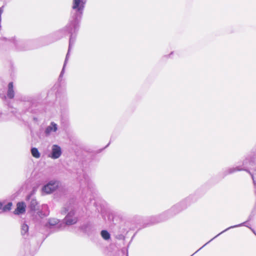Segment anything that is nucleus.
Returning a JSON list of instances; mask_svg holds the SVG:
<instances>
[{
	"label": "nucleus",
	"mask_w": 256,
	"mask_h": 256,
	"mask_svg": "<svg viewBox=\"0 0 256 256\" xmlns=\"http://www.w3.org/2000/svg\"><path fill=\"white\" fill-rule=\"evenodd\" d=\"M62 186V184L58 180H51L42 186V192L43 194H50L58 190Z\"/></svg>",
	"instance_id": "f257e3e1"
},
{
	"label": "nucleus",
	"mask_w": 256,
	"mask_h": 256,
	"mask_svg": "<svg viewBox=\"0 0 256 256\" xmlns=\"http://www.w3.org/2000/svg\"><path fill=\"white\" fill-rule=\"evenodd\" d=\"M58 130V126L54 122H51L45 128L44 134L46 136L54 135Z\"/></svg>",
	"instance_id": "f03ea898"
},
{
	"label": "nucleus",
	"mask_w": 256,
	"mask_h": 256,
	"mask_svg": "<svg viewBox=\"0 0 256 256\" xmlns=\"http://www.w3.org/2000/svg\"><path fill=\"white\" fill-rule=\"evenodd\" d=\"M26 200H28V208L31 211H36L38 210V202L34 197L30 195L27 197Z\"/></svg>",
	"instance_id": "7ed1b4c3"
},
{
	"label": "nucleus",
	"mask_w": 256,
	"mask_h": 256,
	"mask_svg": "<svg viewBox=\"0 0 256 256\" xmlns=\"http://www.w3.org/2000/svg\"><path fill=\"white\" fill-rule=\"evenodd\" d=\"M86 2V0H73L72 8L82 13Z\"/></svg>",
	"instance_id": "20e7f679"
},
{
	"label": "nucleus",
	"mask_w": 256,
	"mask_h": 256,
	"mask_svg": "<svg viewBox=\"0 0 256 256\" xmlns=\"http://www.w3.org/2000/svg\"><path fill=\"white\" fill-rule=\"evenodd\" d=\"M74 212L73 211L70 212L66 217L65 224L70 225L74 224L77 222V218L74 216Z\"/></svg>",
	"instance_id": "39448f33"
},
{
	"label": "nucleus",
	"mask_w": 256,
	"mask_h": 256,
	"mask_svg": "<svg viewBox=\"0 0 256 256\" xmlns=\"http://www.w3.org/2000/svg\"><path fill=\"white\" fill-rule=\"evenodd\" d=\"M26 205L24 202H18L16 205V208L14 211L15 214H24L26 211Z\"/></svg>",
	"instance_id": "423d86ee"
},
{
	"label": "nucleus",
	"mask_w": 256,
	"mask_h": 256,
	"mask_svg": "<svg viewBox=\"0 0 256 256\" xmlns=\"http://www.w3.org/2000/svg\"><path fill=\"white\" fill-rule=\"evenodd\" d=\"M61 154V149L60 147L56 145H54L52 146V152L51 158L56 159L60 157Z\"/></svg>",
	"instance_id": "0eeeda50"
},
{
	"label": "nucleus",
	"mask_w": 256,
	"mask_h": 256,
	"mask_svg": "<svg viewBox=\"0 0 256 256\" xmlns=\"http://www.w3.org/2000/svg\"><path fill=\"white\" fill-rule=\"evenodd\" d=\"M14 86L12 82H10L8 85V90L7 96L10 98H12L14 97Z\"/></svg>",
	"instance_id": "6e6552de"
},
{
	"label": "nucleus",
	"mask_w": 256,
	"mask_h": 256,
	"mask_svg": "<svg viewBox=\"0 0 256 256\" xmlns=\"http://www.w3.org/2000/svg\"><path fill=\"white\" fill-rule=\"evenodd\" d=\"M28 224L24 223L21 226V234L24 236L28 235Z\"/></svg>",
	"instance_id": "1a4fd4ad"
},
{
	"label": "nucleus",
	"mask_w": 256,
	"mask_h": 256,
	"mask_svg": "<svg viewBox=\"0 0 256 256\" xmlns=\"http://www.w3.org/2000/svg\"><path fill=\"white\" fill-rule=\"evenodd\" d=\"M31 153L32 156L36 158H38L40 156V154L38 152V148H33L31 149Z\"/></svg>",
	"instance_id": "9d476101"
},
{
	"label": "nucleus",
	"mask_w": 256,
	"mask_h": 256,
	"mask_svg": "<svg viewBox=\"0 0 256 256\" xmlns=\"http://www.w3.org/2000/svg\"><path fill=\"white\" fill-rule=\"evenodd\" d=\"M12 204V202H8L6 204L2 206V212H6L11 210Z\"/></svg>",
	"instance_id": "9b49d317"
},
{
	"label": "nucleus",
	"mask_w": 256,
	"mask_h": 256,
	"mask_svg": "<svg viewBox=\"0 0 256 256\" xmlns=\"http://www.w3.org/2000/svg\"><path fill=\"white\" fill-rule=\"evenodd\" d=\"M101 236L104 240H108L110 238V234L107 230H102L101 232Z\"/></svg>",
	"instance_id": "f8f14e48"
},
{
	"label": "nucleus",
	"mask_w": 256,
	"mask_h": 256,
	"mask_svg": "<svg viewBox=\"0 0 256 256\" xmlns=\"http://www.w3.org/2000/svg\"><path fill=\"white\" fill-rule=\"evenodd\" d=\"M59 222L58 220L54 218H50L48 220V224L50 226H53L57 224Z\"/></svg>",
	"instance_id": "ddd939ff"
},
{
	"label": "nucleus",
	"mask_w": 256,
	"mask_h": 256,
	"mask_svg": "<svg viewBox=\"0 0 256 256\" xmlns=\"http://www.w3.org/2000/svg\"><path fill=\"white\" fill-rule=\"evenodd\" d=\"M64 72V66H63L62 67V72H61V73H60V78H59V79L61 80H62V74H63V72Z\"/></svg>",
	"instance_id": "4468645a"
},
{
	"label": "nucleus",
	"mask_w": 256,
	"mask_h": 256,
	"mask_svg": "<svg viewBox=\"0 0 256 256\" xmlns=\"http://www.w3.org/2000/svg\"><path fill=\"white\" fill-rule=\"evenodd\" d=\"M3 12V10L2 8H0V22H1V15Z\"/></svg>",
	"instance_id": "2eb2a0df"
},
{
	"label": "nucleus",
	"mask_w": 256,
	"mask_h": 256,
	"mask_svg": "<svg viewBox=\"0 0 256 256\" xmlns=\"http://www.w3.org/2000/svg\"><path fill=\"white\" fill-rule=\"evenodd\" d=\"M3 204H4V202H0V210H1L2 211V207Z\"/></svg>",
	"instance_id": "dca6fc26"
}]
</instances>
